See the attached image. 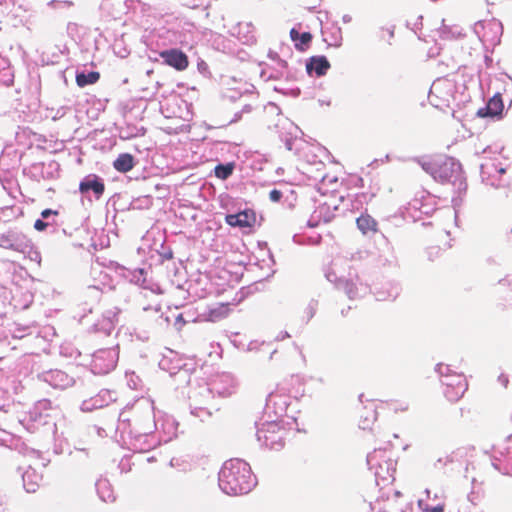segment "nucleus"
I'll use <instances>...</instances> for the list:
<instances>
[{
	"instance_id": "25",
	"label": "nucleus",
	"mask_w": 512,
	"mask_h": 512,
	"mask_svg": "<svg viewBox=\"0 0 512 512\" xmlns=\"http://www.w3.org/2000/svg\"><path fill=\"white\" fill-rule=\"evenodd\" d=\"M300 35L301 34L295 28L290 30V37L293 41L299 40Z\"/></svg>"
},
{
	"instance_id": "24",
	"label": "nucleus",
	"mask_w": 512,
	"mask_h": 512,
	"mask_svg": "<svg viewBox=\"0 0 512 512\" xmlns=\"http://www.w3.org/2000/svg\"><path fill=\"white\" fill-rule=\"evenodd\" d=\"M346 286L347 287L350 286L349 290L347 291V294H348L349 298H354V296H355V287H354V285L352 283L347 282Z\"/></svg>"
},
{
	"instance_id": "23",
	"label": "nucleus",
	"mask_w": 512,
	"mask_h": 512,
	"mask_svg": "<svg viewBox=\"0 0 512 512\" xmlns=\"http://www.w3.org/2000/svg\"><path fill=\"white\" fill-rule=\"evenodd\" d=\"M58 212L55 211V210H51V209H45L41 212V216L43 218H48L50 215H57Z\"/></svg>"
},
{
	"instance_id": "22",
	"label": "nucleus",
	"mask_w": 512,
	"mask_h": 512,
	"mask_svg": "<svg viewBox=\"0 0 512 512\" xmlns=\"http://www.w3.org/2000/svg\"><path fill=\"white\" fill-rule=\"evenodd\" d=\"M46 227H47V223L40 219L36 220L34 223V228L38 231H43L46 229Z\"/></svg>"
},
{
	"instance_id": "16",
	"label": "nucleus",
	"mask_w": 512,
	"mask_h": 512,
	"mask_svg": "<svg viewBox=\"0 0 512 512\" xmlns=\"http://www.w3.org/2000/svg\"><path fill=\"white\" fill-rule=\"evenodd\" d=\"M100 79V73L97 71L89 72L88 74L85 73H78L76 75V84L79 87H85L87 85H92L98 82Z\"/></svg>"
},
{
	"instance_id": "19",
	"label": "nucleus",
	"mask_w": 512,
	"mask_h": 512,
	"mask_svg": "<svg viewBox=\"0 0 512 512\" xmlns=\"http://www.w3.org/2000/svg\"><path fill=\"white\" fill-rule=\"evenodd\" d=\"M311 40H312V34L310 32L302 33L299 37L300 43L295 44L296 49L303 51L304 50L303 46L308 45L311 42Z\"/></svg>"
},
{
	"instance_id": "9",
	"label": "nucleus",
	"mask_w": 512,
	"mask_h": 512,
	"mask_svg": "<svg viewBox=\"0 0 512 512\" xmlns=\"http://www.w3.org/2000/svg\"><path fill=\"white\" fill-rule=\"evenodd\" d=\"M378 409H380V404L375 401H370L363 407L362 414L360 415V425L363 429L370 428V426L377 420Z\"/></svg>"
},
{
	"instance_id": "5",
	"label": "nucleus",
	"mask_w": 512,
	"mask_h": 512,
	"mask_svg": "<svg viewBox=\"0 0 512 512\" xmlns=\"http://www.w3.org/2000/svg\"><path fill=\"white\" fill-rule=\"evenodd\" d=\"M452 89L453 85L450 81L438 79L432 84L429 97L436 106H449L453 98Z\"/></svg>"
},
{
	"instance_id": "20",
	"label": "nucleus",
	"mask_w": 512,
	"mask_h": 512,
	"mask_svg": "<svg viewBox=\"0 0 512 512\" xmlns=\"http://www.w3.org/2000/svg\"><path fill=\"white\" fill-rule=\"evenodd\" d=\"M269 198L272 202H279L282 198V192L277 189H273L269 193Z\"/></svg>"
},
{
	"instance_id": "11",
	"label": "nucleus",
	"mask_w": 512,
	"mask_h": 512,
	"mask_svg": "<svg viewBox=\"0 0 512 512\" xmlns=\"http://www.w3.org/2000/svg\"><path fill=\"white\" fill-rule=\"evenodd\" d=\"M358 229L363 234L376 233L378 231L377 221L369 214H362L356 219Z\"/></svg>"
},
{
	"instance_id": "15",
	"label": "nucleus",
	"mask_w": 512,
	"mask_h": 512,
	"mask_svg": "<svg viewBox=\"0 0 512 512\" xmlns=\"http://www.w3.org/2000/svg\"><path fill=\"white\" fill-rule=\"evenodd\" d=\"M380 410L388 409L395 413L397 412H405L409 409L408 402H403L399 400H389V401H379Z\"/></svg>"
},
{
	"instance_id": "4",
	"label": "nucleus",
	"mask_w": 512,
	"mask_h": 512,
	"mask_svg": "<svg viewBox=\"0 0 512 512\" xmlns=\"http://www.w3.org/2000/svg\"><path fill=\"white\" fill-rule=\"evenodd\" d=\"M257 435L270 449L280 450L285 445V429L276 422L263 424Z\"/></svg>"
},
{
	"instance_id": "8",
	"label": "nucleus",
	"mask_w": 512,
	"mask_h": 512,
	"mask_svg": "<svg viewBox=\"0 0 512 512\" xmlns=\"http://www.w3.org/2000/svg\"><path fill=\"white\" fill-rule=\"evenodd\" d=\"M503 109L504 105L502 97L500 94H496L492 98H490L485 107L480 108L477 111V116L481 118L499 116L502 114Z\"/></svg>"
},
{
	"instance_id": "26",
	"label": "nucleus",
	"mask_w": 512,
	"mask_h": 512,
	"mask_svg": "<svg viewBox=\"0 0 512 512\" xmlns=\"http://www.w3.org/2000/svg\"><path fill=\"white\" fill-rule=\"evenodd\" d=\"M425 512H443V506L438 505L432 508H427Z\"/></svg>"
},
{
	"instance_id": "3",
	"label": "nucleus",
	"mask_w": 512,
	"mask_h": 512,
	"mask_svg": "<svg viewBox=\"0 0 512 512\" xmlns=\"http://www.w3.org/2000/svg\"><path fill=\"white\" fill-rule=\"evenodd\" d=\"M440 372L443 376L442 386L445 398L451 403L457 402L468 389V382L465 375L462 373L444 375L443 367H440Z\"/></svg>"
},
{
	"instance_id": "7",
	"label": "nucleus",
	"mask_w": 512,
	"mask_h": 512,
	"mask_svg": "<svg viewBox=\"0 0 512 512\" xmlns=\"http://www.w3.org/2000/svg\"><path fill=\"white\" fill-rule=\"evenodd\" d=\"M225 221L232 227L252 228L256 223V215L251 210H244L237 214H228Z\"/></svg>"
},
{
	"instance_id": "1",
	"label": "nucleus",
	"mask_w": 512,
	"mask_h": 512,
	"mask_svg": "<svg viewBox=\"0 0 512 512\" xmlns=\"http://www.w3.org/2000/svg\"><path fill=\"white\" fill-rule=\"evenodd\" d=\"M255 485L251 467L241 459L226 461L219 473V486L228 495H242Z\"/></svg>"
},
{
	"instance_id": "13",
	"label": "nucleus",
	"mask_w": 512,
	"mask_h": 512,
	"mask_svg": "<svg viewBox=\"0 0 512 512\" xmlns=\"http://www.w3.org/2000/svg\"><path fill=\"white\" fill-rule=\"evenodd\" d=\"M134 165V157L129 153L120 154L113 162L114 169L121 173H127L131 171Z\"/></svg>"
},
{
	"instance_id": "14",
	"label": "nucleus",
	"mask_w": 512,
	"mask_h": 512,
	"mask_svg": "<svg viewBox=\"0 0 512 512\" xmlns=\"http://www.w3.org/2000/svg\"><path fill=\"white\" fill-rule=\"evenodd\" d=\"M79 190L84 193L89 190L94 191L98 196L102 195L105 190V186L102 182L97 179L82 181L79 185Z\"/></svg>"
},
{
	"instance_id": "27",
	"label": "nucleus",
	"mask_w": 512,
	"mask_h": 512,
	"mask_svg": "<svg viewBox=\"0 0 512 512\" xmlns=\"http://www.w3.org/2000/svg\"><path fill=\"white\" fill-rule=\"evenodd\" d=\"M33 474H34V472H31V473H30L29 471H27V472H25V473H24V475H23V480H24V484H25V486H27V484H26V480H27V479H29Z\"/></svg>"
},
{
	"instance_id": "28",
	"label": "nucleus",
	"mask_w": 512,
	"mask_h": 512,
	"mask_svg": "<svg viewBox=\"0 0 512 512\" xmlns=\"http://www.w3.org/2000/svg\"><path fill=\"white\" fill-rule=\"evenodd\" d=\"M27 491H29V492H34V491H35V488H34V487H27Z\"/></svg>"
},
{
	"instance_id": "12",
	"label": "nucleus",
	"mask_w": 512,
	"mask_h": 512,
	"mask_svg": "<svg viewBox=\"0 0 512 512\" xmlns=\"http://www.w3.org/2000/svg\"><path fill=\"white\" fill-rule=\"evenodd\" d=\"M230 313L229 304L219 303L208 309L205 318L208 321L216 322L227 317Z\"/></svg>"
},
{
	"instance_id": "18",
	"label": "nucleus",
	"mask_w": 512,
	"mask_h": 512,
	"mask_svg": "<svg viewBox=\"0 0 512 512\" xmlns=\"http://www.w3.org/2000/svg\"><path fill=\"white\" fill-rule=\"evenodd\" d=\"M15 237L11 233L0 234V247L8 250H17Z\"/></svg>"
},
{
	"instance_id": "29",
	"label": "nucleus",
	"mask_w": 512,
	"mask_h": 512,
	"mask_svg": "<svg viewBox=\"0 0 512 512\" xmlns=\"http://www.w3.org/2000/svg\"><path fill=\"white\" fill-rule=\"evenodd\" d=\"M500 173H504L505 172V169H500L499 170Z\"/></svg>"
},
{
	"instance_id": "6",
	"label": "nucleus",
	"mask_w": 512,
	"mask_h": 512,
	"mask_svg": "<svg viewBox=\"0 0 512 512\" xmlns=\"http://www.w3.org/2000/svg\"><path fill=\"white\" fill-rule=\"evenodd\" d=\"M160 57L165 64L173 67L178 71H183L189 66L188 56L179 49H169L160 52Z\"/></svg>"
},
{
	"instance_id": "21",
	"label": "nucleus",
	"mask_w": 512,
	"mask_h": 512,
	"mask_svg": "<svg viewBox=\"0 0 512 512\" xmlns=\"http://www.w3.org/2000/svg\"><path fill=\"white\" fill-rule=\"evenodd\" d=\"M185 324H186V321L184 320L183 315H182V314H179V315L176 317V319H175L174 326L176 327V329H177L178 331H181Z\"/></svg>"
},
{
	"instance_id": "10",
	"label": "nucleus",
	"mask_w": 512,
	"mask_h": 512,
	"mask_svg": "<svg viewBox=\"0 0 512 512\" xmlns=\"http://www.w3.org/2000/svg\"><path fill=\"white\" fill-rule=\"evenodd\" d=\"M330 68V63L325 56H314L306 64L308 73L314 71L317 76H323Z\"/></svg>"
},
{
	"instance_id": "17",
	"label": "nucleus",
	"mask_w": 512,
	"mask_h": 512,
	"mask_svg": "<svg viewBox=\"0 0 512 512\" xmlns=\"http://www.w3.org/2000/svg\"><path fill=\"white\" fill-rule=\"evenodd\" d=\"M234 170V163L219 164L215 167V176L219 179L226 180Z\"/></svg>"
},
{
	"instance_id": "2",
	"label": "nucleus",
	"mask_w": 512,
	"mask_h": 512,
	"mask_svg": "<svg viewBox=\"0 0 512 512\" xmlns=\"http://www.w3.org/2000/svg\"><path fill=\"white\" fill-rule=\"evenodd\" d=\"M423 169L428 172L435 180L446 183L450 182L457 174L459 164L453 157L447 155H437L431 160L423 163Z\"/></svg>"
}]
</instances>
